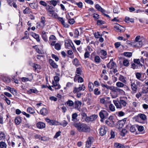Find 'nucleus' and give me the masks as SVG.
<instances>
[{
	"instance_id": "obj_1",
	"label": "nucleus",
	"mask_w": 148,
	"mask_h": 148,
	"mask_svg": "<svg viewBox=\"0 0 148 148\" xmlns=\"http://www.w3.org/2000/svg\"><path fill=\"white\" fill-rule=\"evenodd\" d=\"M73 125L79 132L87 133L90 132V127L84 123L80 122L75 123Z\"/></svg>"
},
{
	"instance_id": "obj_2",
	"label": "nucleus",
	"mask_w": 148,
	"mask_h": 148,
	"mask_svg": "<svg viewBox=\"0 0 148 148\" xmlns=\"http://www.w3.org/2000/svg\"><path fill=\"white\" fill-rule=\"evenodd\" d=\"M125 97H123L120 98L119 101L113 100V102L117 108L121 109L126 106L127 103L125 100Z\"/></svg>"
},
{
	"instance_id": "obj_3",
	"label": "nucleus",
	"mask_w": 148,
	"mask_h": 148,
	"mask_svg": "<svg viewBox=\"0 0 148 148\" xmlns=\"http://www.w3.org/2000/svg\"><path fill=\"white\" fill-rule=\"evenodd\" d=\"M134 62H132L131 64V68L133 69L140 68L143 66V64L140 63L139 59H135L134 60Z\"/></svg>"
},
{
	"instance_id": "obj_4",
	"label": "nucleus",
	"mask_w": 148,
	"mask_h": 148,
	"mask_svg": "<svg viewBox=\"0 0 148 148\" xmlns=\"http://www.w3.org/2000/svg\"><path fill=\"white\" fill-rule=\"evenodd\" d=\"M120 90L121 89H120L114 86L111 90V91L110 93L111 97L113 99L117 97L118 95V92L120 91Z\"/></svg>"
},
{
	"instance_id": "obj_5",
	"label": "nucleus",
	"mask_w": 148,
	"mask_h": 148,
	"mask_svg": "<svg viewBox=\"0 0 148 148\" xmlns=\"http://www.w3.org/2000/svg\"><path fill=\"white\" fill-rule=\"evenodd\" d=\"M110 98L109 97L100 99V101L101 103L104 104L106 107H107L108 104L111 103Z\"/></svg>"
},
{
	"instance_id": "obj_6",
	"label": "nucleus",
	"mask_w": 148,
	"mask_h": 148,
	"mask_svg": "<svg viewBox=\"0 0 148 148\" xmlns=\"http://www.w3.org/2000/svg\"><path fill=\"white\" fill-rule=\"evenodd\" d=\"M99 115L101 118L100 121L101 122H103L104 119L107 118L108 116V114L107 111L105 110H102L99 112Z\"/></svg>"
},
{
	"instance_id": "obj_7",
	"label": "nucleus",
	"mask_w": 148,
	"mask_h": 148,
	"mask_svg": "<svg viewBox=\"0 0 148 148\" xmlns=\"http://www.w3.org/2000/svg\"><path fill=\"white\" fill-rule=\"evenodd\" d=\"M29 64L33 68V69L35 72L37 73H39L41 69L40 65L32 62L30 63Z\"/></svg>"
},
{
	"instance_id": "obj_8",
	"label": "nucleus",
	"mask_w": 148,
	"mask_h": 148,
	"mask_svg": "<svg viewBox=\"0 0 148 148\" xmlns=\"http://www.w3.org/2000/svg\"><path fill=\"white\" fill-rule=\"evenodd\" d=\"M99 134L101 136L105 135L107 131V127L105 125H102L99 129Z\"/></svg>"
},
{
	"instance_id": "obj_9",
	"label": "nucleus",
	"mask_w": 148,
	"mask_h": 148,
	"mask_svg": "<svg viewBox=\"0 0 148 148\" xmlns=\"http://www.w3.org/2000/svg\"><path fill=\"white\" fill-rule=\"evenodd\" d=\"M114 28L115 29L116 32H124L125 30V28L124 27L116 23L114 26Z\"/></svg>"
},
{
	"instance_id": "obj_10",
	"label": "nucleus",
	"mask_w": 148,
	"mask_h": 148,
	"mask_svg": "<svg viewBox=\"0 0 148 148\" xmlns=\"http://www.w3.org/2000/svg\"><path fill=\"white\" fill-rule=\"evenodd\" d=\"M137 83V82L134 80H132L131 82V85L132 90L133 93H136L137 89V86L136 84Z\"/></svg>"
},
{
	"instance_id": "obj_11",
	"label": "nucleus",
	"mask_w": 148,
	"mask_h": 148,
	"mask_svg": "<svg viewBox=\"0 0 148 148\" xmlns=\"http://www.w3.org/2000/svg\"><path fill=\"white\" fill-rule=\"evenodd\" d=\"M46 121L51 125H59V122L53 120H50L49 119L46 118L45 119Z\"/></svg>"
},
{
	"instance_id": "obj_12",
	"label": "nucleus",
	"mask_w": 148,
	"mask_h": 148,
	"mask_svg": "<svg viewBox=\"0 0 148 148\" xmlns=\"http://www.w3.org/2000/svg\"><path fill=\"white\" fill-rule=\"evenodd\" d=\"M106 123L110 126H112L114 125V122L112 119V117L110 116L106 121Z\"/></svg>"
},
{
	"instance_id": "obj_13",
	"label": "nucleus",
	"mask_w": 148,
	"mask_h": 148,
	"mask_svg": "<svg viewBox=\"0 0 148 148\" xmlns=\"http://www.w3.org/2000/svg\"><path fill=\"white\" fill-rule=\"evenodd\" d=\"M85 88V86L83 85L79 86L78 88L75 87L73 90V92L74 93L79 92L81 90H84Z\"/></svg>"
},
{
	"instance_id": "obj_14",
	"label": "nucleus",
	"mask_w": 148,
	"mask_h": 148,
	"mask_svg": "<svg viewBox=\"0 0 148 148\" xmlns=\"http://www.w3.org/2000/svg\"><path fill=\"white\" fill-rule=\"evenodd\" d=\"M107 67L110 69H112L116 67V64L113 62V59H111L107 64Z\"/></svg>"
},
{
	"instance_id": "obj_15",
	"label": "nucleus",
	"mask_w": 148,
	"mask_h": 148,
	"mask_svg": "<svg viewBox=\"0 0 148 148\" xmlns=\"http://www.w3.org/2000/svg\"><path fill=\"white\" fill-rule=\"evenodd\" d=\"M93 139L92 137H89L86 141V147L90 148L93 143Z\"/></svg>"
},
{
	"instance_id": "obj_16",
	"label": "nucleus",
	"mask_w": 148,
	"mask_h": 148,
	"mask_svg": "<svg viewBox=\"0 0 148 148\" xmlns=\"http://www.w3.org/2000/svg\"><path fill=\"white\" fill-rule=\"evenodd\" d=\"M47 13V14L50 16L54 18H58V15L55 12L54 9L51 11H49V12H48Z\"/></svg>"
},
{
	"instance_id": "obj_17",
	"label": "nucleus",
	"mask_w": 148,
	"mask_h": 148,
	"mask_svg": "<svg viewBox=\"0 0 148 148\" xmlns=\"http://www.w3.org/2000/svg\"><path fill=\"white\" fill-rule=\"evenodd\" d=\"M72 45H73V42L70 40H66L65 42V45L66 48L70 49Z\"/></svg>"
},
{
	"instance_id": "obj_18",
	"label": "nucleus",
	"mask_w": 148,
	"mask_h": 148,
	"mask_svg": "<svg viewBox=\"0 0 148 148\" xmlns=\"http://www.w3.org/2000/svg\"><path fill=\"white\" fill-rule=\"evenodd\" d=\"M55 18L58 19V20L60 21V22L63 25L64 27H69V26L67 24L65 23L63 18L62 17H59L58 15V18Z\"/></svg>"
},
{
	"instance_id": "obj_19",
	"label": "nucleus",
	"mask_w": 148,
	"mask_h": 148,
	"mask_svg": "<svg viewBox=\"0 0 148 148\" xmlns=\"http://www.w3.org/2000/svg\"><path fill=\"white\" fill-rule=\"evenodd\" d=\"M82 105V103L79 101H76L74 103V108L79 110Z\"/></svg>"
},
{
	"instance_id": "obj_20",
	"label": "nucleus",
	"mask_w": 148,
	"mask_h": 148,
	"mask_svg": "<svg viewBox=\"0 0 148 148\" xmlns=\"http://www.w3.org/2000/svg\"><path fill=\"white\" fill-rule=\"evenodd\" d=\"M52 84L53 85L52 87L54 88L55 89H58L60 88L61 86L58 82L53 81Z\"/></svg>"
},
{
	"instance_id": "obj_21",
	"label": "nucleus",
	"mask_w": 148,
	"mask_h": 148,
	"mask_svg": "<svg viewBox=\"0 0 148 148\" xmlns=\"http://www.w3.org/2000/svg\"><path fill=\"white\" fill-rule=\"evenodd\" d=\"M47 34V32L46 33L44 30L42 31L41 33V34L42 39L45 41H47V40L48 37Z\"/></svg>"
},
{
	"instance_id": "obj_22",
	"label": "nucleus",
	"mask_w": 148,
	"mask_h": 148,
	"mask_svg": "<svg viewBox=\"0 0 148 148\" xmlns=\"http://www.w3.org/2000/svg\"><path fill=\"white\" fill-rule=\"evenodd\" d=\"M36 125L37 127L39 129H43L45 127V123L42 122H38Z\"/></svg>"
},
{
	"instance_id": "obj_23",
	"label": "nucleus",
	"mask_w": 148,
	"mask_h": 148,
	"mask_svg": "<svg viewBox=\"0 0 148 148\" xmlns=\"http://www.w3.org/2000/svg\"><path fill=\"white\" fill-rule=\"evenodd\" d=\"M114 145L116 148H126L123 144L118 143H114Z\"/></svg>"
},
{
	"instance_id": "obj_24",
	"label": "nucleus",
	"mask_w": 148,
	"mask_h": 148,
	"mask_svg": "<svg viewBox=\"0 0 148 148\" xmlns=\"http://www.w3.org/2000/svg\"><path fill=\"white\" fill-rule=\"evenodd\" d=\"M78 80V82L82 83L83 82V79L82 77L79 76V75H76L74 78V81L75 82Z\"/></svg>"
},
{
	"instance_id": "obj_25",
	"label": "nucleus",
	"mask_w": 148,
	"mask_h": 148,
	"mask_svg": "<svg viewBox=\"0 0 148 148\" xmlns=\"http://www.w3.org/2000/svg\"><path fill=\"white\" fill-rule=\"evenodd\" d=\"M136 75L138 79L142 81L146 79V76L144 77V75Z\"/></svg>"
},
{
	"instance_id": "obj_26",
	"label": "nucleus",
	"mask_w": 148,
	"mask_h": 148,
	"mask_svg": "<svg viewBox=\"0 0 148 148\" xmlns=\"http://www.w3.org/2000/svg\"><path fill=\"white\" fill-rule=\"evenodd\" d=\"M49 62L51 66L54 68H56L58 65L52 59H50L49 60Z\"/></svg>"
},
{
	"instance_id": "obj_27",
	"label": "nucleus",
	"mask_w": 148,
	"mask_h": 148,
	"mask_svg": "<svg viewBox=\"0 0 148 148\" xmlns=\"http://www.w3.org/2000/svg\"><path fill=\"white\" fill-rule=\"evenodd\" d=\"M94 87L93 84L91 82H89L88 84V87L89 91L91 92L93 91Z\"/></svg>"
},
{
	"instance_id": "obj_28",
	"label": "nucleus",
	"mask_w": 148,
	"mask_h": 148,
	"mask_svg": "<svg viewBox=\"0 0 148 148\" xmlns=\"http://www.w3.org/2000/svg\"><path fill=\"white\" fill-rule=\"evenodd\" d=\"M119 80L120 81L125 83L126 82V77L123 75H120L119 77Z\"/></svg>"
},
{
	"instance_id": "obj_29",
	"label": "nucleus",
	"mask_w": 148,
	"mask_h": 148,
	"mask_svg": "<svg viewBox=\"0 0 148 148\" xmlns=\"http://www.w3.org/2000/svg\"><path fill=\"white\" fill-rule=\"evenodd\" d=\"M123 122V121H118L117 123L116 127L118 128H122L124 125V123Z\"/></svg>"
},
{
	"instance_id": "obj_30",
	"label": "nucleus",
	"mask_w": 148,
	"mask_h": 148,
	"mask_svg": "<svg viewBox=\"0 0 148 148\" xmlns=\"http://www.w3.org/2000/svg\"><path fill=\"white\" fill-rule=\"evenodd\" d=\"M45 18L43 16H42L41 17L40 21V23L41 24H41H39V25L40 26H41V27L42 28H43V27L45 26Z\"/></svg>"
},
{
	"instance_id": "obj_31",
	"label": "nucleus",
	"mask_w": 148,
	"mask_h": 148,
	"mask_svg": "<svg viewBox=\"0 0 148 148\" xmlns=\"http://www.w3.org/2000/svg\"><path fill=\"white\" fill-rule=\"evenodd\" d=\"M95 8L99 11H100L102 13L105 11V10L102 8L99 4H97L95 5Z\"/></svg>"
},
{
	"instance_id": "obj_32",
	"label": "nucleus",
	"mask_w": 148,
	"mask_h": 148,
	"mask_svg": "<svg viewBox=\"0 0 148 148\" xmlns=\"http://www.w3.org/2000/svg\"><path fill=\"white\" fill-rule=\"evenodd\" d=\"M136 126H135V125H132L131 126L130 128V131L131 132L134 133L135 134H137L136 132Z\"/></svg>"
},
{
	"instance_id": "obj_33",
	"label": "nucleus",
	"mask_w": 148,
	"mask_h": 148,
	"mask_svg": "<svg viewBox=\"0 0 148 148\" xmlns=\"http://www.w3.org/2000/svg\"><path fill=\"white\" fill-rule=\"evenodd\" d=\"M65 105L66 106L71 107L73 105L74 103L72 101L68 100V101L65 103Z\"/></svg>"
},
{
	"instance_id": "obj_34",
	"label": "nucleus",
	"mask_w": 148,
	"mask_h": 148,
	"mask_svg": "<svg viewBox=\"0 0 148 148\" xmlns=\"http://www.w3.org/2000/svg\"><path fill=\"white\" fill-rule=\"evenodd\" d=\"M40 113L41 114L45 115L47 114L48 110L45 108H42L40 111Z\"/></svg>"
},
{
	"instance_id": "obj_35",
	"label": "nucleus",
	"mask_w": 148,
	"mask_h": 148,
	"mask_svg": "<svg viewBox=\"0 0 148 148\" xmlns=\"http://www.w3.org/2000/svg\"><path fill=\"white\" fill-rule=\"evenodd\" d=\"M32 36L38 42H39L40 41L39 36L38 34H36L35 33H33L32 34Z\"/></svg>"
},
{
	"instance_id": "obj_36",
	"label": "nucleus",
	"mask_w": 148,
	"mask_h": 148,
	"mask_svg": "<svg viewBox=\"0 0 148 148\" xmlns=\"http://www.w3.org/2000/svg\"><path fill=\"white\" fill-rule=\"evenodd\" d=\"M38 91L35 88L31 89L28 90V94L31 93H34L35 94H37L38 93Z\"/></svg>"
},
{
	"instance_id": "obj_37",
	"label": "nucleus",
	"mask_w": 148,
	"mask_h": 148,
	"mask_svg": "<svg viewBox=\"0 0 148 148\" xmlns=\"http://www.w3.org/2000/svg\"><path fill=\"white\" fill-rule=\"evenodd\" d=\"M101 85L102 87L106 88L107 89H110V90L112 89V88L114 87L113 86H108L107 84L105 85L103 84H101Z\"/></svg>"
},
{
	"instance_id": "obj_38",
	"label": "nucleus",
	"mask_w": 148,
	"mask_h": 148,
	"mask_svg": "<svg viewBox=\"0 0 148 148\" xmlns=\"http://www.w3.org/2000/svg\"><path fill=\"white\" fill-rule=\"evenodd\" d=\"M139 41L133 42L131 43V45H133L134 46L138 47H141L142 46V44L141 45L139 46Z\"/></svg>"
},
{
	"instance_id": "obj_39",
	"label": "nucleus",
	"mask_w": 148,
	"mask_h": 148,
	"mask_svg": "<svg viewBox=\"0 0 148 148\" xmlns=\"http://www.w3.org/2000/svg\"><path fill=\"white\" fill-rule=\"evenodd\" d=\"M140 36H137L135 39V41L134 42L139 41V46H140L142 44V42L141 41V39L140 38Z\"/></svg>"
},
{
	"instance_id": "obj_40",
	"label": "nucleus",
	"mask_w": 148,
	"mask_h": 148,
	"mask_svg": "<svg viewBox=\"0 0 148 148\" xmlns=\"http://www.w3.org/2000/svg\"><path fill=\"white\" fill-rule=\"evenodd\" d=\"M21 119L20 117H17L15 119L14 122L16 124L18 125L21 122Z\"/></svg>"
},
{
	"instance_id": "obj_41",
	"label": "nucleus",
	"mask_w": 148,
	"mask_h": 148,
	"mask_svg": "<svg viewBox=\"0 0 148 148\" xmlns=\"http://www.w3.org/2000/svg\"><path fill=\"white\" fill-rule=\"evenodd\" d=\"M109 107L110 110L112 112H114L115 111V107L113 104L111 103H110Z\"/></svg>"
},
{
	"instance_id": "obj_42",
	"label": "nucleus",
	"mask_w": 148,
	"mask_h": 148,
	"mask_svg": "<svg viewBox=\"0 0 148 148\" xmlns=\"http://www.w3.org/2000/svg\"><path fill=\"white\" fill-rule=\"evenodd\" d=\"M78 115L76 113H75L72 114V121H75V120L77 119Z\"/></svg>"
},
{
	"instance_id": "obj_43",
	"label": "nucleus",
	"mask_w": 148,
	"mask_h": 148,
	"mask_svg": "<svg viewBox=\"0 0 148 148\" xmlns=\"http://www.w3.org/2000/svg\"><path fill=\"white\" fill-rule=\"evenodd\" d=\"M100 57L97 56H96L94 58V61L97 63H99L100 62Z\"/></svg>"
},
{
	"instance_id": "obj_44",
	"label": "nucleus",
	"mask_w": 148,
	"mask_h": 148,
	"mask_svg": "<svg viewBox=\"0 0 148 148\" xmlns=\"http://www.w3.org/2000/svg\"><path fill=\"white\" fill-rule=\"evenodd\" d=\"M7 146V145L5 142L2 141L0 142V148H6Z\"/></svg>"
},
{
	"instance_id": "obj_45",
	"label": "nucleus",
	"mask_w": 148,
	"mask_h": 148,
	"mask_svg": "<svg viewBox=\"0 0 148 148\" xmlns=\"http://www.w3.org/2000/svg\"><path fill=\"white\" fill-rule=\"evenodd\" d=\"M30 7L33 9H35L37 8V4L35 2L29 3Z\"/></svg>"
},
{
	"instance_id": "obj_46",
	"label": "nucleus",
	"mask_w": 148,
	"mask_h": 148,
	"mask_svg": "<svg viewBox=\"0 0 148 148\" xmlns=\"http://www.w3.org/2000/svg\"><path fill=\"white\" fill-rule=\"evenodd\" d=\"M46 7V9L47 11V12H49V11H51L54 9L53 7L51 6L48 5H47Z\"/></svg>"
},
{
	"instance_id": "obj_47",
	"label": "nucleus",
	"mask_w": 148,
	"mask_h": 148,
	"mask_svg": "<svg viewBox=\"0 0 148 148\" xmlns=\"http://www.w3.org/2000/svg\"><path fill=\"white\" fill-rule=\"evenodd\" d=\"M59 125H60L64 127L66 126L68 124V123L65 120L62 121L61 123L59 122Z\"/></svg>"
},
{
	"instance_id": "obj_48",
	"label": "nucleus",
	"mask_w": 148,
	"mask_h": 148,
	"mask_svg": "<svg viewBox=\"0 0 148 148\" xmlns=\"http://www.w3.org/2000/svg\"><path fill=\"white\" fill-rule=\"evenodd\" d=\"M125 21L126 23H129L130 22L131 23L134 22V19L133 18H130L128 17H126Z\"/></svg>"
},
{
	"instance_id": "obj_49",
	"label": "nucleus",
	"mask_w": 148,
	"mask_h": 148,
	"mask_svg": "<svg viewBox=\"0 0 148 148\" xmlns=\"http://www.w3.org/2000/svg\"><path fill=\"white\" fill-rule=\"evenodd\" d=\"M138 116L143 120H145L146 119V116L145 114H138Z\"/></svg>"
},
{
	"instance_id": "obj_50",
	"label": "nucleus",
	"mask_w": 148,
	"mask_h": 148,
	"mask_svg": "<svg viewBox=\"0 0 148 148\" xmlns=\"http://www.w3.org/2000/svg\"><path fill=\"white\" fill-rule=\"evenodd\" d=\"M7 89L13 94L16 92V90H14V88H11L9 86L7 87Z\"/></svg>"
},
{
	"instance_id": "obj_51",
	"label": "nucleus",
	"mask_w": 148,
	"mask_h": 148,
	"mask_svg": "<svg viewBox=\"0 0 148 148\" xmlns=\"http://www.w3.org/2000/svg\"><path fill=\"white\" fill-rule=\"evenodd\" d=\"M61 45L59 43H56L55 44V48L57 50H60L61 49Z\"/></svg>"
},
{
	"instance_id": "obj_52",
	"label": "nucleus",
	"mask_w": 148,
	"mask_h": 148,
	"mask_svg": "<svg viewBox=\"0 0 148 148\" xmlns=\"http://www.w3.org/2000/svg\"><path fill=\"white\" fill-rule=\"evenodd\" d=\"M91 121H93L95 120L97 118V115H92L90 116Z\"/></svg>"
},
{
	"instance_id": "obj_53",
	"label": "nucleus",
	"mask_w": 148,
	"mask_h": 148,
	"mask_svg": "<svg viewBox=\"0 0 148 148\" xmlns=\"http://www.w3.org/2000/svg\"><path fill=\"white\" fill-rule=\"evenodd\" d=\"M136 127L138 131L140 132L143 131L144 129V127L143 126L137 125Z\"/></svg>"
},
{
	"instance_id": "obj_54",
	"label": "nucleus",
	"mask_w": 148,
	"mask_h": 148,
	"mask_svg": "<svg viewBox=\"0 0 148 148\" xmlns=\"http://www.w3.org/2000/svg\"><path fill=\"white\" fill-rule=\"evenodd\" d=\"M58 2V0L56 1L53 0L50 1V3L54 6L56 5L57 3Z\"/></svg>"
},
{
	"instance_id": "obj_55",
	"label": "nucleus",
	"mask_w": 148,
	"mask_h": 148,
	"mask_svg": "<svg viewBox=\"0 0 148 148\" xmlns=\"http://www.w3.org/2000/svg\"><path fill=\"white\" fill-rule=\"evenodd\" d=\"M79 35V32L77 29H75V30L74 37L75 38H77Z\"/></svg>"
},
{
	"instance_id": "obj_56",
	"label": "nucleus",
	"mask_w": 148,
	"mask_h": 148,
	"mask_svg": "<svg viewBox=\"0 0 148 148\" xmlns=\"http://www.w3.org/2000/svg\"><path fill=\"white\" fill-rule=\"evenodd\" d=\"M73 64H74L76 66H79V62L77 58H75L73 62Z\"/></svg>"
},
{
	"instance_id": "obj_57",
	"label": "nucleus",
	"mask_w": 148,
	"mask_h": 148,
	"mask_svg": "<svg viewBox=\"0 0 148 148\" xmlns=\"http://www.w3.org/2000/svg\"><path fill=\"white\" fill-rule=\"evenodd\" d=\"M94 92V94L96 95H99L101 93L100 91L99 90V89L97 88L95 89Z\"/></svg>"
},
{
	"instance_id": "obj_58",
	"label": "nucleus",
	"mask_w": 148,
	"mask_h": 148,
	"mask_svg": "<svg viewBox=\"0 0 148 148\" xmlns=\"http://www.w3.org/2000/svg\"><path fill=\"white\" fill-rule=\"evenodd\" d=\"M81 115L82 116V120L83 121H84V119H85L86 117L87 116V115L86 113L82 112L81 113Z\"/></svg>"
},
{
	"instance_id": "obj_59",
	"label": "nucleus",
	"mask_w": 148,
	"mask_h": 148,
	"mask_svg": "<svg viewBox=\"0 0 148 148\" xmlns=\"http://www.w3.org/2000/svg\"><path fill=\"white\" fill-rule=\"evenodd\" d=\"M124 55L125 56L130 57L132 55V53L130 52H125L124 53Z\"/></svg>"
},
{
	"instance_id": "obj_60",
	"label": "nucleus",
	"mask_w": 148,
	"mask_h": 148,
	"mask_svg": "<svg viewBox=\"0 0 148 148\" xmlns=\"http://www.w3.org/2000/svg\"><path fill=\"white\" fill-rule=\"evenodd\" d=\"M67 53L69 55H71V56L70 57V58H74V55H73V53L71 50H68L67 51Z\"/></svg>"
},
{
	"instance_id": "obj_61",
	"label": "nucleus",
	"mask_w": 148,
	"mask_h": 148,
	"mask_svg": "<svg viewBox=\"0 0 148 148\" xmlns=\"http://www.w3.org/2000/svg\"><path fill=\"white\" fill-rule=\"evenodd\" d=\"M127 132V131L125 129H123L121 132L120 134L122 136H124Z\"/></svg>"
},
{
	"instance_id": "obj_62",
	"label": "nucleus",
	"mask_w": 148,
	"mask_h": 148,
	"mask_svg": "<svg viewBox=\"0 0 148 148\" xmlns=\"http://www.w3.org/2000/svg\"><path fill=\"white\" fill-rule=\"evenodd\" d=\"M123 63L124 66H128L129 64V62L127 59H125L123 61Z\"/></svg>"
},
{
	"instance_id": "obj_63",
	"label": "nucleus",
	"mask_w": 148,
	"mask_h": 148,
	"mask_svg": "<svg viewBox=\"0 0 148 148\" xmlns=\"http://www.w3.org/2000/svg\"><path fill=\"white\" fill-rule=\"evenodd\" d=\"M116 86L119 87H123L124 86V84L122 83L118 82L116 83Z\"/></svg>"
},
{
	"instance_id": "obj_64",
	"label": "nucleus",
	"mask_w": 148,
	"mask_h": 148,
	"mask_svg": "<svg viewBox=\"0 0 148 148\" xmlns=\"http://www.w3.org/2000/svg\"><path fill=\"white\" fill-rule=\"evenodd\" d=\"M76 73L77 74H81L83 73L82 69L80 68H78L77 69Z\"/></svg>"
}]
</instances>
